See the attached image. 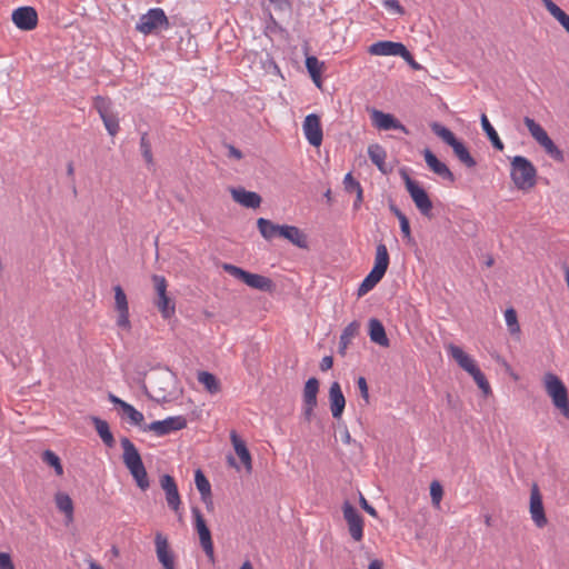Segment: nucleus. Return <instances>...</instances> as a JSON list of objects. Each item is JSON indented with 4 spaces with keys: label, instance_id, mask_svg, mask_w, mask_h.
<instances>
[{
    "label": "nucleus",
    "instance_id": "28",
    "mask_svg": "<svg viewBox=\"0 0 569 569\" xmlns=\"http://www.w3.org/2000/svg\"><path fill=\"white\" fill-rule=\"evenodd\" d=\"M447 350L452 359L459 365V367L467 371L469 375L478 369L476 361L460 347L451 343L447 347Z\"/></svg>",
    "mask_w": 569,
    "mask_h": 569
},
{
    "label": "nucleus",
    "instance_id": "36",
    "mask_svg": "<svg viewBox=\"0 0 569 569\" xmlns=\"http://www.w3.org/2000/svg\"><path fill=\"white\" fill-rule=\"evenodd\" d=\"M548 12L565 28L569 33V16L559 8L552 0H541Z\"/></svg>",
    "mask_w": 569,
    "mask_h": 569
},
{
    "label": "nucleus",
    "instance_id": "46",
    "mask_svg": "<svg viewBox=\"0 0 569 569\" xmlns=\"http://www.w3.org/2000/svg\"><path fill=\"white\" fill-rule=\"evenodd\" d=\"M430 497H431V502H432L433 507L439 508L440 502L443 497V488H442L441 483L437 480H433L430 483Z\"/></svg>",
    "mask_w": 569,
    "mask_h": 569
},
{
    "label": "nucleus",
    "instance_id": "6",
    "mask_svg": "<svg viewBox=\"0 0 569 569\" xmlns=\"http://www.w3.org/2000/svg\"><path fill=\"white\" fill-rule=\"evenodd\" d=\"M523 123L530 132L531 137L541 148H543L548 156L558 162H562L565 160L562 150H560L555 144V142L548 136L547 131L538 122L529 117H526L523 119Z\"/></svg>",
    "mask_w": 569,
    "mask_h": 569
},
{
    "label": "nucleus",
    "instance_id": "13",
    "mask_svg": "<svg viewBox=\"0 0 569 569\" xmlns=\"http://www.w3.org/2000/svg\"><path fill=\"white\" fill-rule=\"evenodd\" d=\"M343 519L347 522L348 531L351 538L359 542L363 539L365 521L359 511L349 502L345 501L342 505Z\"/></svg>",
    "mask_w": 569,
    "mask_h": 569
},
{
    "label": "nucleus",
    "instance_id": "59",
    "mask_svg": "<svg viewBox=\"0 0 569 569\" xmlns=\"http://www.w3.org/2000/svg\"><path fill=\"white\" fill-rule=\"evenodd\" d=\"M382 561L379 559H375L369 563L368 569H382Z\"/></svg>",
    "mask_w": 569,
    "mask_h": 569
},
{
    "label": "nucleus",
    "instance_id": "39",
    "mask_svg": "<svg viewBox=\"0 0 569 569\" xmlns=\"http://www.w3.org/2000/svg\"><path fill=\"white\" fill-rule=\"evenodd\" d=\"M481 127H482V130L487 133V136H488L490 142L492 143L493 148H496L499 151H502L503 148H505V144L501 141V139L499 138V136H498L497 131L495 130V128L491 126V123L488 120L486 114L481 116Z\"/></svg>",
    "mask_w": 569,
    "mask_h": 569
},
{
    "label": "nucleus",
    "instance_id": "12",
    "mask_svg": "<svg viewBox=\"0 0 569 569\" xmlns=\"http://www.w3.org/2000/svg\"><path fill=\"white\" fill-rule=\"evenodd\" d=\"M113 292L114 311L117 312L116 325L121 330L129 332L131 330V321L127 295L120 286H114Z\"/></svg>",
    "mask_w": 569,
    "mask_h": 569
},
{
    "label": "nucleus",
    "instance_id": "33",
    "mask_svg": "<svg viewBox=\"0 0 569 569\" xmlns=\"http://www.w3.org/2000/svg\"><path fill=\"white\" fill-rule=\"evenodd\" d=\"M197 379L199 383L202 385L204 390L210 395H217L221 391V381L209 371H199L197 373Z\"/></svg>",
    "mask_w": 569,
    "mask_h": 569
},
{
    "label": "nucleus",
    "instance_id": "42",
    "mask_svg": "<svg viewBox=\"0 0 569 569\" xmlns=\"http://www.w3.org/2000/svg\"><path fill=\"white\" fill-rule=\"evenodd\" d=\"M122 411H123V415L126 416V418L129 420V422L131 425H134V426L139 427L142 430V427L146 425L144 423V417H143L142 412L137 410L130 403H127L123 407Z\"/></svg>",
    "mask_w": 569,
    "mask_h": 569
},
{
    "label": "nucleus",
    "instance_id": "51",
    "mask_svg": "<svg viewBox=\"0 0 569 569\" xmlns=\"http://www.w3.org/2000/svg\"><path fill=\"white\" fill-rule=\"evenodd\" d=\"M360 329V323L358 321L350 322L342 331L345 335V338L353 339L358 333Z\"/></svg>",
    "mask_w": 569,
    "mask_h": 569
},
{
    "label": "nucleus",
    "instance_id": "45",
    "mask_svg": "<svg viewBox=\"0 0 569 569\" xmlns=\"http://www.w3.org/2000/svg\"><path fill=\"white\" fill-rule=\"evenodd\" d=\"M505 320H506L508 330L511 335L520 333V325L518 322L517 312L513 308H508L505 311Z\"/></svg>",
    "mask_w": 569,
    "mask_h": 569
},
{
    "label": "nucleus",
    "instance_id": "15",
    "mask_svg": "<svg viewBox=\"0 0 569 569\" xmlns=\"http://www.w3.org/2000/svg\"><path fill=\"white\" fill-rule=\"evenodd\" d=\"M192 516L194 519V529L199 536L200 545L208 556V558L214 560V548L211 538V532L206 523V520L198 508H192Z\"/></svg>",
    "mask_w": 569,
    "mask_h": 569
},
{
    "label": "nucleus",
    "instance_id": "64",
    "mask_svg": "<svg viewBox=\"0 0 569 569\" xmlns=\"http://www.w3.org/2000/svg\"><path fill=\"white\" fill-rule=\"evenodd\" d=\"M408 62H409V63L412 66V68H415V69H419V68H420V66H419V64L413 60V58H412V57H411V61H408Z\"/></svg>",
    "mask_w": 569,
    "mask_h": 569
},
{
    "label": "nucleus",
    "instance_id": "1",
    "mask_svg": "<svg viewBox=\"0 0 569 569\" xmlns=\"http://www.w3.org/2000/svg\"><path fill=\"white\" fill-rule=\"evenodd\" d=\"M121 447L123 449V455H122L123 463L126 465V467L130 471L131 476L136 480L137 486L141 490L148 489L149 485H150L149 479H148V473L143 466V462H142V459H141V456H140L138 449L136 448L133 442L128 438L121 439Z\"/></svg>",
    "mask_w": 569,
    "mask_h": 569
},
{
    "label": "nucleus",
    "instance_id": "8",
    "mask_svg": "<svg viewBox=\"0 0 569 569\" xmlns=\"http://www.w3.org/2000/svg\"><path fill=\"white\" fill-rule=\"evenodd\" d=\"M151 280L157 293L154 305L163 319H170L176 312V306L173 300L168 296V282L166 278L160 274H153Z\"/></svg>",
    "mask_w": 569,
    "mask_h": 569
},
{
    "label": "nucleus",
    "instance_id": "2",
    "mask_svg": "<svg viewBox=\"0 0 569 569\" xmlns=\"http://www.w3.org/2000/svg\"><path fill=\"white\" fill-rule=\"evenodd\" d=\"M510 178L518 190L528 191L537 183V169L526 157L515 156L510 159Z\"/></svg>",
    "mask_w": 569,
    "mask_h": 569
},
{
    "label": "nucleus",
    "instance_id": "5",
    "mask_svg": "<svg viewBox=\"0 0 569 569\" xmlns=\"http://www.w3.org/2000/svg\"><path fill=\"white\" fill-rule=\"evenodd\" d=\"M222 269L233 277L234 279L246 283L252 289H257L264 292H272L274 289L273 281L262 274L251 273L231 263H224Z\"/></svg>",
    "mask_w": 569,
    "mask_h": 569
},
{
    "label": "nucleus",
    "instance_id": "53",
    "mask_svg": "<svg viewBox=\"0 0 569 569\" xmlns=\"http://www.w3.org/2000/svg\"><path fill=\"white\" fill-rule=\"evenodd\" d=\"M0 569H16L10 555L7 552H0Z\"/></svg>",
    "mask_w": 569,
    "mask_h": 569
},
{
    "label": "nucleus",
    "instance_id": "14",
    "mask_svg": "<svg viewBox=\"0 0 569 569\" xmlns=\"http://www.w3.org/2000/svg\"><path fill=\"white\" fill-rule=\"evenodd\" d=\"M94 108L98 111L108 133L114 137L120 129L117 114L111 112V101L104 97H96L93 101Z\"/></svg>",
    "mask_w": 569,
    "mask_h": 569
},
{
    "label": "nucleus",
    "instance_id": "57",
    "mask_svg": "<svg viewBox=\"0 0 569 569\" xmlns=\"http://www.w3.org/2000/svg\"><path fill=\"white\" fill-rule=\"evenodd\" d=\"M356 194H357V197H356V200L353 202V209L355 210H359V208L361 207V203L363 201V190H362V188H359V190L356 191Z\"/></svg>",
    "mask_w": 569,
    "mask_h": 569
},
{
    "label": "nucleus",
    "instance_id": "40",
    "mask_svg": "<svg viewBox=\"0 0 569 569\" xmlns=\"http://www.w3.org/2000/svg\"><path fill=\"white\" fill-rule=\"evenodd\" d=\"M389 209L399 220L400 230H401L403 239H406L407 242H409V243L412 242L413 239H412L410 223H409L408 218L393 203H391L389 206Z\"/></svg>",
    "mask_w": 569,
    "mask_h": 569
},
{
    "label": "nucleus",
    "instance_id": "52",
    "mask_svg": "<svg viewBox=\"0 0 569 569\" xmlns=\"http://www.w3.org/2000/svg\"><path fill=\"white\" fill-rule=\"evenodd\" d=\"M383 6L398 14H403L405 12L398 0H383Z\"/></svg>",
    "mask_w": 569,
    "mask_h": 569
},
{
    "label": "nucleus",
    "instance_id": "43",
    "mask_svg": "<svg viewBox=\"0 0 569 569\" xmlns=\"http://www.w3.org/2000/svg\"><path fill=\"white\" fill-rule=\"evenodd\" d=\"M383 277L375 273L373 271H370L369 274L362 280L361 284L358 288V291H357L358 297H362V296L367 295L370 290H372L378 284V282H380V280Z\"/></svg>",
    "mask_w": 569,
    "mask_h": 569
},
{
    "label": "nucleus",
    "instance_id": "21",
    "mask_svg": "<svg viewBox=\"0 0 569 569\" xmlns=\"http://www.w3.org/2000/svg\"><path fill=\"white\" fill-rule=\"evenodd\" d=\"M160 486L166 493L168 507L176 513H179L181 507V497L178 491L176 480L170 475H163L160 478Z\"/></svg>",
    "mask_w": 569,
    "mask_h": 569
},
{
    "label": "nucleus",
    "instance_id": "60",
    "mask_svg": "<svg viewBox=\"0 0 569 569\" xmlns=\"http://www.w3.org/2000/svg\"><path fill=\"white\" fill-rule=\"evenodd\" d=\"M351 340H352V339H350V338H345V335H343V333H341V336H340V345H341V347H342L343 349H346V348H347V346L351 342Z\"/></svg>",
    "mask_w": 569,
    "mask_h": 569
},
{
    "label": "nucleus",
    "instance_id": "55",
    "mask_svg": "<svg viewBox=\"0 0 569 569\" xmlns=\"http://www.w3.org/2000/svg\"><path fill=\"white\" fill-rule=\"evenodd\" d=\"M332 366H333V359H332V357H330V356H326V357H323V358H322V360H321V362H320V369H321L322 371H327V370L331 369V368H332Z\"/></svg>",
    "mask_w": 569,
    "mask_h": 569
},
{
    "label": "nucleus",
    "instance_id": "18",
    "mask_svg": "<svg viewBox=\"0 0 569 569\" xmlns=\"http://www.w3.org/2000/svg\"><path fill=\"white\" fill-rule=\"evenodd\" d=\"M302 130L308 142L313 147H320L323 139L320 117L318 114H308L302 123Z\"/></svg>",
    "mask_w": 569,
    "mask_h": 569
},
{
    "label": "nucleus",
    "instance_id": "47",
    "mask_svg": "<svg viewBox=\"0 0 569 569\" xmlns=\"http://www.w3.org/2000/svg\"><path fill=\"white\" fill-rule=\"evenodd\" d=\"M470 376L473 378L477 386L482 390V392L486 396L491 392L490 385L479 368L476 369Z\"/></svg>",
    "mask_w": 569,
    "mask_h": 569
},
{
    "label": "nucleus",
    "instance_id": "56",
    "mask_svg": "<svg viewBox=\"0 0 569 569\" xmlns=\"http://www.w3.org/2000/svg\"><path fill=\"white\" fill-rule=\"evenodd\" d=\"M228 156L236 160H240L242 158V152L233 146H228Z\"/></svg>",
    "mask_w": 569,
    "mask_h": 569
},
{
    "label": "nucleus",
    "instance_id": "54",
    "mask_svg": "<svg viewBox=\"0 0 569 569\" xmlns=\"http://www.w3.org/2000/svg\"><path fill=\"white\" fill-rule=\"evenodd\" d=\"M360 506L362 507V509L368 512L370 516L372 517H377V511L376 509L368 503L367 499L360 495Z\"/></svg>",
    "mask_w": 569,
    "mask_h": 569
},
{
    "label": "nucleus",
    "instance_id": "50",
    "mask_svg": "<svg viewBox=\"0 0 569 569\" xmlns=\"http://www.w3.org/2000/svg\"><path fill=\"white\" fill-rule=\"evenodd\" d=\"M357 386L360 391L361 397L363 398L366 403H369L370 396H369V388L368 383L365 377H359L357 380Z\"/></svg>",
    "mask_w": 569,
    "mask_h": 569
},
{
    "label": "nucleus",
    "instance_id": "58",
    "mask_svg": "<svg viewBox=\"0 0 569 569\" xmlns=\"http://www.w3.org/2000/svg\"><path fill=\"white\" fill-rule=\"evenodd\" d=\"M109 400H110L113 405L118 406L121 410H122V409H123V407L128 403V402L123 401L122 399L118 398V397H117V396H114V395H109Z\"/></svg>",
    "mask_w": 569,
    "mask_h": 569
},
{
    "label": "nucleus",
    "instance_id": "30",
    "mask_svg": "<svg viewBox=\"0 0 569 569\" xmlns=\"http://www.w3.org/2000/svg\"><path fill=\"white\" fill-rule=\"evenodd\" d=\"M389 253L386 244L378 243L376 248L375 263L371 271L383 277L389 267Z\"/></svg>",
    "mask_w": 569,
    "mask_h": 569
},
{
    "label": "nucleus",
    "instance_id": "63",
    "mask_svg": "<svg viewBox=\"0 0 569 569\" xmlns=\"http://www.w3.org/2000/svg\"><path fill=\"white\" fill-rule=\"evenodd\" d=\"M240 569H253V568H252V565H251V562H250V561H244V562L241 565Z\"/></svg>",
    "mask_w": 569,
    "mask_h": 569
},
{
    "label": "nucleus",
    "instance_id": "25",
    "mask_svg": "<svg viewBox=\"0 0 569 569\" xmlns=\"http://www.w3.org/2000/svg\"><path fill=\"white\" fill-rule=\"evenodd\" d=\"M372 123L380 130H401L407 133L406 127L399 122L392 114L379 110L371 112Z\"/></svg>",
    "mask_w": 569,
    "mask_h": 569
},
{
    "label": "nucleus",
    "instance_id": "27",
    "mask_svg": "<svg viewBox=\"0 0 569 569\" xmlns=\"http://www.w3.org/2000/svg\"><path fill=\"white\" fill-rule=\"evenodd\" d=\"M232 199L246 208L256 209L261 204V197L253 191H248L244 188H232L230 190Z\"/></svg>",
    "mask_w": 569,
    "mask_h": 569
},
{
    "label": "nucleus",
    "instance_id": "17",
    "mask_svg": "<svg viewBox=\"0 0 569 569\" xmlns=\"http://www.w3.org/2000/svg\"><path fill=\"white\" fill-rule=\"evenodd\" d=\"M156 555L163 569H176V555L162 532L154 536Z\"/></svg>",
    "mask_w": 569,
    "mask_h": 569
},
{
    "label": "nucleus",
    "instance_id": "37",
    "mask_svg": "<svg viewBox=\"0 0 569 569\" xmlns=\"http://www.w3.org/2000/svg\"><path fill=\"white\" fill-rule=\"evenodd\" d=\"M257 226H258V229H259L261 236L267 240H271L274 237L280 236L281 227H282V226L276 224L264 218H259L257 220Z\"/></svg>",
    "mask_w": 569,
    "mask_h": 569
},
{
    "label": "nucleus",
    "instance_id": "41",
    "mask_svg": "<svg viewBox=\"0 0 569 569\" xmlns=\"http://www.w3.org/2000/svg\"><path fill=\"white\" fill-rule=\"evenodd\" d=\"M194 483L203 501L211 498L210 482L200 469L194 472Z\"/></svg>",
    "mask_w": 569,
    "mask_h": 569
},
{
    "label": "nucleus",
    "instance_id": "29",
    "mask_svg": "<svg viewBox=\"0 0 569 569\" xmlns=\"http://www.w3.org/2000/svg\"><path fill=\"white\" fill-rule=\"evenodd\" d=\"M54 503L57 509L64 515L66 523L69 525L73 521V501L71 497L62 491H58L54 495Z\"/></svg>",
    "mask_w": 569,
    "mask_h": 569
},
{
    "label": "nucleus",
    "instance_id": "35",
    "mask_svg": "<svg viewBox=\"0 0 569 569\" xmlns=\"http://www.w3.org/2000/svg\"><path fill=\"white\" fill-rule=\"evenodd\" d=\"M91 421L103 443L107 447L112 448L114 446V438L110 430L109 423L98 417H92Z\"/></svg>",
    "mask_w": 569,
    "mask_h": 569
},
{
    "label": "nucleus",
    "instance_id": "26",
    "mask_svg": "<svg viewBox=\"0 0 569 569\" xmlns=\"http://www.w3.org/2000/svg\"><path fill=\"white\" fill-rule=\"evenodd\" d=\"M425 160L427 166L431 171L441 177L445 180L450 182L455 181V176L448 168V166L440 161L429 149H426L423 152Z\"/></svg>",
    "mask_w": 569,
    "mask_h": 569
},
{
    "label": "nucleus",
    "instance_id": "38",
    "mask_svg": "<svg viewBox=\"0 0 569 569\" xmlns=\"http://www.w3.org/2000/svg\"><path fill=\"white\" fill-rule=\"evenodd\" d=\"M368 154L370 160L378 167V169L386 173V158L387 153L385 149L379 144H372L368 148Z\"/></svg>",
    "mask_w": 569,
    "mask_h": 569
},
{
    "label": "nucleus",
    "instance_id": "48",
    "mask_svg": "<svg viewBox=\"0 0 569 569\" xmlns=\"http://www.w3.org/2000/svg\"><path fill=\"white\" fill-rule=\"evenodd\" d=\"M140 148H141L142 156L146 159V161L148 163H151L152 162V152H151V147H150V143H149L148 139H147V134L146 133L140 139Z\"/></svg>",
    "mask_w": 569,
    "mask_h": 569
},
{
    "label": "nucleus",
    "instance_id": "19",
    "mask_svg": "<svg viewBox=\"0 0 569 569\" xmlns=\"http://www.w3.org/2000/svg\"><path fill=\"white\" fill-rule=\"evenodd\" d=\"M319 392V381L316 378H309L303 388V416L307 421H310L313 416V410L318 405L317 396Z\"/></svg>",
    "mask_w": 569,
    "mask_h": 569
},
{
    "label": "nucleus",
    "instance_id": "9",
    "mask_svg": "<svg viewBox=\"0 0 569 569\" xmlns=\"http://www.w3.org/2000/svg\"><path fill=\"white\" fill-rule=\"evenodd\" d=\"M151 397L157 401H170L179 392L176 377L172 375H161L151 380Z\"/></svg>",
    "mask_w": 569,
    "mask_h": 569
},
{
    "label": "nucleus",
    "instance_id": "24",
    "mask_svg": "<svg viewBox=\"0 0 569 569\" xmlns=\"http://www.w3.org/2000/svg\"><path fill=\"white\" fill-rule=\"evenodd\" d=\"M329 403L332 417L340 419L346 407V399L337 381L332 382L329 388Z\"/></svg>",
    "mask_w": 569,
    "mask_h": 569
},
{
    "label": "nucleus",
    "instance_id": "31",
    "mask_svg": "<svg viewBox=\"0 0 569 569\" xmlns=\"http://www.w3.org/2000/svg\"><path fill=\"white\" fill-rule=\"evenodd\" d=\"M279 237L289 240L299 248H307L308 246L306 234L295 226H282Z\"/></svg>",
    "mask_w": 569,
    "mask_h": 569
},
{
    "label": "nucleus",
    "instance_id": "4",
    "mask_svg": "<svg viewBox=\"0 0 569 569\" xmlns=\"http://www.w3.org/2000/svg\"><path fill=\"white\" fill-rule=\"evenodd\" d=\"M430 128L436 136H438L445 143L452 148L455 156L462 164H465L467 168L476 167L477 162L470 154L468 148L462 141L456 138L452 131L438 122L431 123Z\"/></svg>",
    "mask_w": 569,
    "mask_h": 569
},
{
    "label": "nucleus",
    "instance_id": "23",
    "mask_svg": "<svg viewBox=\"0 0 569 569\" xmlns=\"http://www.w3.org/2000/svg\"><path fill=\"white\" fill-rule=\"evenodd\" d=\"M230 440L234 449L236 455L240 459L247 473L252 471V457L247 448L246 442L238 436L236 431L230 432Z\"/></svg>",
    "mask_w": 569,
    "mask_h": 569
},
{
    "label": "nucleus",
    "instance_id": "22",
    "mask_svg": "<svg viewBox=\"0 0 569 569\" xmlns=\"http://www.w3.org/2000/svg\"><path fill=\"white\" fill-rule=\"evenodd\" d=\"M12 21L20 30L30 31L38 24V13L32 7H21L13 10Z\"/></svg>",
    "mask_w": 569,
    "mask_h": 569
},
{
    "label": "nucleus",
    "instance_id": "10",
    "mask_svg": "<svg viewBox=\"0 0 569 569\" xmlns=\"http://www.w3.org/2000/svg\"><path fill=\"white\" fill-rule=\"evenodd\" d=\"M403 180L406 189L409 192L417 209L422 216L430 218L432 211V202L427 191L417 181L412 180L407 173H403Z\"/></svg>",
    "mask_w": 569,
    "mask_h": 569
},
{
    "label": "nucleus",
    "instance_id": "61",
    "mask_svg": "<svg viewBox=\"0 0 569 569\" xmlns=\"http://www.w3.org/2000/svg\"><path fill=\"white\" fill-rule=\"evenodd\" d=\"M88 569H103L101 565L93 560H89V568Z\"/></svg>",
    "mask_w": 569,
    "mask_h": 569
},
{
    "label": "nucleus",
    "instance_id": "44",
    "mask_svg": "<svg viewBox=\"0 0 569 569\" xmlns=\"http://www.w3.org/2000/svg\"><path fill=\"white\" fill-rule=\"evenodd\" d=\"M42 461L48 466L52 467L57 476L63 475V467L60 458L51 450H46L42 453Z\"/></svg>",
    "mask_w": 569,
    "mask_h": 569
},
{
    "label": "nucleus",
    "instance_id": "20",
    "mask_svg": "<svg viewBox=\"0 0 569 569\" xmlns=\"http://www.w3.org/2000/svg\"><path fill=\"white\" fill-rule=\"evenodd\" d=\"M529 512L533 523L538 528H543L548 523L542 503V496L537 485L531 487Z\"/></svg>",
    "mask_w": 569,
    "mask_h": 569
},
{
    "label": "nucleus",
    "instance_id": "34",
    "mask_svg": "<svg viewBox=\"0 0 569 569\" xmlns=\"http://www.w3.org/2000/svg\"><path fill=\"white\" fill-rule=\"evenodd\" d=\"M306 68L313 81V83L318 87V88H321V74L323 72V69H325V63L322 61H320L317 57L315 56H309L307 57L306 59Z\"/></svg>",
    "mask_w": 569,
    "mask_h": 569
},
{
    "label": "nucleus",
    "instance_id": "7",
    "mask_svg": "<svg viewBox=\"0 0 569 569\" xmlns=\"http://www.w3.org/2000/svg\"><path fill=\"white\" fill-rule=\"evenodd\" d=\"M169 20L161 8H152L142 14L136 24V30L148 36L159 30L168 29Z\"/></svg>",
    "mask_w": 569,
    "mask_h": 569
},
{
    "label": "nucleus",
    "instance_id": "11",
    "mask_svg": "<svg viewBox=\"0 0 569 569\" xmlns=\"http://www.w3.org/2000/svg\"><path fill=\"white\" fill-rule=\"evenodd\" d=\"M187 427V419L183 416L168 417L163 420L144 425L142 431L152 432L157 437H163L171 432L182 430Z\"/></svg>",
    "mask_w": 569,
    "mask_h": 569
},
{
    "label": "nucleus",
    "instance_id": "62",
    "mask_svg": "<svg viewBox=\"0 0 569 569\" xmlns=\"http://www.w3.org/2000/svg\"><path fill=\"white\" fill-rule=\"evenodd\" d=\"M229 466L236 468L237 470H240L239 466L237 465L236 460L232 457L228 458Z\"/></svg>",
    "mask_w": 569,
    "mask_h": 569
},
{
    "label": "nucleus",
    "instance_id": "16",
    "mask_svg": "<svg viewBox=\"0 0 569 569\" xmlns=\"http://www.w3.org/2000/svg\"><path fill=\"white\" fill-rule=\"evenodd\" d=\"M368 52L372 56H398L411 61V53L400 42L378 41L368 48Z\"/></svg>",
    "mask_w": 569,
    "mask_h": 569
},
{
    "label": "nucleus",
    "instance_id": "49",
    "mask_svg": "<svg viewBox=\"0 0 569 569\" xmlns=\"http://www.w3.org/2000/svg\"><path fill=\"white\" fill-rule=\"evenodd\" d=\"M343 186L348 192H356L359 190V188H362L361 184L352 177L350 172L345 176Z\"/></svg>",
    "mask_w": 569,
    "mask_h": 569
},
{
    "label": "nucleus",
    "instance_id": "3",
    "mask_svg": "<svg viewBox=\"0 0 569 569\" xmlns=\"http://www.w3.org/2000/svg\"><path fill=\"white\" fill-rule=\"evenodd\" d=\"M546 393L550 397L552 405L559 412L569 419V395L563 381L555 373L547 372L542 378Z\"/></svg>",
    "mask_w": 569,
    "mask_h": 569
},
{
    "label": "nucleus",
    "instance_id": "32",
    "mask_svg": "<svg viewBox=\"0 0 569 569\" xmlns=\"http://www.w3.org/2000/svg\"><path fill=\"white\" fill-rule=\"evenodd\" d=\"M369 337L372 342H375L381 347H389V339L387 337L385 327L378 319H370Z\"/></svg>",
    "mask_w": 569,
    "mask_h": 569
}]
</instances>
